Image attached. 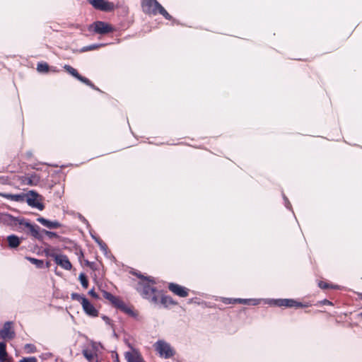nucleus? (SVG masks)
<instances>
[{"instance_id": "f257e3e1", "label": "nucleus", "mask_w": 362, "mask_h": 362, "mask_svg": "<svg viewBox=\"0 0 362 362\" xmlns=\"http://www.w3.org/2000/svg\"><path fill=\"white\" fill-rule=\"evenodd\" d=\"M136 276L141 279L136 286L137 291L144 298L148 300L153 303H158L159 302L160 293L153 286L155 281L150 280L142 274H136Z\"/></svg>"}, {"instance_id": "f03ea898", "label": "nucleus", "mask_w": 362, "mask_h": 362, "mask_svg": "<svg viewBox=\"0 0 362 362\" xmlns=\"http://www.w3.org/2000/svg\"><path fill=\"white\" fill-rule=\"evenodd\" d=\"M141 7L143 11L146 14L155 16L160 13L167 20L173 18L157 0H142Z\"/></svg>"}, {"instance_id": "7ed1b4c3", "label": "nucleus", "mask_w": 362, "mask_h": 362, "mask_svg": "<svg viewBox=\"0 0 362 362\" xmlns=\"http://www.w3.org/2000/svg\"><path fill=\"white\" fill-rule=\"evenodd\" d=\"M153 348L160 358L165 359L173 357L176 354L170 344L164 340H158L153 344Z\"/></svg>"}, {"instance_id": "20e7f679", "label": "nucleus", "mask_w": 362, "mask_h": 362, "mask_svg": "<svg viewBox=\"0 0 362 362\" xmlns=\"http://www.w3.org/2000/svg\"><path fill=\"white\" fill-rule=\"evenodd\" d=\"M272 304L277 307L284 308H308L311 305L309 303H301L292 298H279L272 300Z\"/></svg>"}, {"instance_id": "39448f33", "label": "nucleus", "mask_w": 362, "mask_h": 362, "mask_svg": "<svg viewBox=\"0 0 362 362\" xmlns=\"http://www.w3.org/2000/svg\"><path fill=\"white\" fill-rule=\"evenodd\" d=\"M8 218L11 220V223L17 225L24 226L26 228L28 229L29 233L34 238L40 240L42 238V235L40 233V227L37 225H33L29 222H27L25 219H20L18 218H14L11 216H8Z\"/></svg>"}, {"instance_id": "423d86ee", "label": "nucleus", "mask_w": 362, "mask_h": 362, "mask_svg": "<svg viewBox=\"0 0 362 362\" xmlns=\"http://www.w3.org/2000/svg\"><path fill=\"white\" fill-rule=\"evenodd\" d=\"M47 256L51 257L54 259L55 263L66 270H71L72 264L70 262L68 257L65 255H58L51 251L49 249L45 250Z\"/></svg>"}, {"instance_id": "0eeeda50", "label": "nucleus", "mask_w": 362, "mask_h": 362, "mask_svg": "<svg viewBox=\"0 0 362 362\" xmlns=\"http://www.w3.org/2000/svg\"><path fill=\"white\" fill-rule=\"evenodd\" d=\"M28 204L32 207L36 208L40 211L45 208L44 204L41 202L42 197L34 191H30L25 194V200Z\"/></svg>"}, {"instance_id": "6e6552de", "label": "nucleus", "mask_w": 362, "mask_h": 362, "mask_svg": "<svg viewBox=\"0 0 362 362\" xmlns=\"http://www.w3.org/2000/svg\"><path fill=\"white\" fill-rule=\"evenodd\" d=\"M87 1L97 10L110 12L115 9V4L105 0H87Z\"/></svg>"}, {"instance_id": "1a4fd4ad", "label": "nucleus", "mask_w": 362, "mask_h": 362, "mask_svg": "<svg viewBox=\"0 0 362 362\" xmlns=\"http://www.w3.org/2000/svg\"><path fill=\"white\" fill-rule=\"evenodd\" d=\"M93 31L98 34L105 35L114 31V28L109 23L98 21L91 25Z\"/></svg>"}, {"instance_id": "9d476101", "label": "nucleus", "mask_w": 362, "mask_h": 362, "mask_svg": "<svg viewBox=\"0 0 362 362\" xmlns=\"http://www.w3.org/2000/svg\"><path fill=\"white\" fill-rule=\"evenodd\" d=\"M64 69L66 70V72H68L69 74L77 78L81 82L91 87L92 88H95V85L88 78L79 74L78 71L71 66L66 64L64 66Z\"/></svg>"}, {"instance_id": "9b49d317", "label": "nucleus", "mask_w": 362, "mask_h": 362, "mask_svg": "<svg viewBox=\"0 0 362 362\" xmlns=\"http://www.w3.org/2000/svg\"><path fill=\"white\" fill-rule=\"evenodd\" d=\"M18 180L21 185L36 186L40 182V176L33 173L21 176Z\"/></svg>"}, {"instance_id": "f8f14e48", "label": "nucleus", "mask_w": 362, "mask_h": 362, "mask_svg": "<svg viewBox=\"0 0 362 362\" xmlns=\"http://www.w3.org/2000/svg\"><path fill=\"white\" fill-rule=\"evenodd\" d=\"M168 288L173 294L179 297L185 298L189 296V290L187 288L180 286L177 284L170 283Z\"/></svg>"}, {"instance_id": "ddd939ff", "label": "nucleus", "mask_w": 362, "mask_h": 362, "mask_svg": "<svg viewBox=\"0 0 362 362\" xmlns=\"http://www.w3.org/2000/svg\"><path fill=\"white\" fill-rule=\"evenodd\" d=\"M13 323L6 322L4 323L3 328L0 331V335L3 339H11L15 337V332L13 329Z\"/></svg>"}, {"instance_id": "4468645a", "label": "nucleus", "mask_w": 362, "mask_h": 362, "mask_svg": "<svg viewBox=\"0 0 362 362\" xmlns=\"http://www.w3.org/2000/svg\"><path fill=\"white\" fill-rule=\"evenodd\" d=\"M83 307V309L86 314L90 317H98L99 312L98 310L94 307V305L88 300V299H83V304L81 305Z\"/></svg>"}, {"instance_id": "2eb2a0df", "label": "nucleus", "mask_w": 362, "mask_h": 362, "mask_svg": "<svg viewBox=\"0 0 362 362\" xmlns=\"http://www.w3.org/2000/svg\"><path fill=\"white\" fill-rule=\"evenodd\" d=\"M102 295L105 299L109 300L110 303L117 308L120 306V304L123 301L119 297L115 296L105 290L102 291Z\"/></svg>"}, {"instance_id": "dca6fc26", "label": "nucleus", "mask_w": 362, "mask_h": 362, "mask_svg": "<svg viewBox=\"0 0 362 362\" xmlns=\"http://www.w3.org/2000/svg\"><path fill=\"white\" fill-rule=\"evenodd\" d=\"M37 221L39 223H40L42 225H43L44 226L47 227L48 228H50V229L59 228L61 227V224L57 221H49V220L43 218V217L37 218Z\"/></svg>"}, {"instance_id": "f3484780", "label": "nucleus", "mask_w": 362, "mask_h": 362, "mask_svg": "<svg viewBox=\"0 0 362 362\" xmlns=\"http://www.w3.org/2000/svg\"><path fill=\"white\" fill-rule=\"evenodd\" d=\"M117 309L127 314L131 317H136L138 315V313L134 309L132 306L127 305L124 301L122 302L120 306Z\"/></svg>"}, {"instance_id": "a211bd4d", "label": "nucleus", "mask_w": 362, "mask_h": 362, "mask_svg": "<svg viewBox=\"0 0 362 362\" xmlns=\"http://www.w3.org/2000/svg\"><path fill=\"white\" fill-rule=\"evenodd\" d=\"M8 245L10 248H16L21 244L20 238L16 235H11L7 237Z\"/></svg>"}, {"instance_id": "6ab92c4d", "label": "nucleus", "mask_w": 362, "mask_h": 362, "mask_svg": "<svg viewBox=\"0 0 362 362\" xmlns=\"http://www.w3.org/2000/svg\"><path fill=\"white\" fill-rule=\"evenodd\" d=\"M159 298H160V303L163 305L164 307L167 308L170 305H177V302L170 296L161 295L160 296H159Z\"/></svg>"}, {"instance_id": "aec40b11", "label": "nucleus", "mask_w": 362, "mask_h": 362, "mask_svg": "<svg viewBox=\"0 0 362 362\" xmlns=\"http://www.w3.org/2000/svg\"><path fill=\"white\" fill-rule=\"evenodd\" d=\"M125 358L127 362H144L142 357L137 353L127 352Z\"/></svg>"}, {"instance_id": "412c9836", "label": "nucleus", "mask_w": 362, "mask_h": 362, "mask_svg": "<svg viewBox=\"0 0 362 362\" xmlns=\"http://www.w3.org/2000/svg\"><path fill=\"white\" fill-rule=\"evenodd\" d=\"M4 197L10 199L11 201L15 202H25V194H6L4 195Z\"/></svg>"}, {"instance_id": "4be33fe9", "label": "nucleus", "mask_w": 362, "mask_h": 362, "mask_svg": "<svg viewBox=\"0 0 362 362\" xmlns=\"http://www.w3.org/2000/svg\"><path fill=\"white\" fill-rule=\"evenodd\" d=\"M236 303L256 305L259 303V300L257 299L236 298Z\"/></svg>"}, {"instance_id": "5701e85b", "label": "nucleus", "mask_w": 362, "mask_h": 362, "mask_svg": "<svg viewBox=\"0 0 362 362\" xmlns=\"http://www.w3.org/2000/svg\"><path fill=\"white\" fill-rule=\"evenodd\" d=\"M7 361V352L6 350V344L3 342H0V361L6 362Z\"/></svg>"}, {"instance_id": "b1692460", "label": "nucleus", "mask_w": 362, "mask_h": 362, "mask_svg": "<svg viewBox=\"0 0 362 362\" xmlns=\"http://www.w3.org/2000/svg\"><path fill=\"white\" fill-rule=\"evenodd\" d=\"M37 70L40 73H47L49 70V66L47 62H39L37 64Z\"/></svg>"}, {"instance_id": "393cba45", "label": "nucleus", "mask_w": 362, "mask_h": 362, "mask_svg": "<svg viewBox=\"0 0 362 362\" xmlns=\"http://www.w3.org/2000/svg\"><path fill=\"white\" fill-rule=\"evenodd\" d=\"M103 46V45H102V44H93V45H90L88 46L83 47L81 49L80 52H88V51H92V50L97 49Z\"/></svg>"}, {"instance_id": "a878e982", "label": "nucleus", "mask_w": 362, "mask_h": 362, "mask_svg": "<svg viewBox=\"0 0 362 362\" xmlns=\"http://www.w3.org/2000/svg\"><path fill=\"white\" fill-rule=\"evenodd\" d=\"M27 259L32 264H35L37 268H42L44 266V262L41 259H37L34 257H28Z\"/></svg>"}, {"instance_id": "bb28decb", "label": "nucleus", "mask_w": 362, "mask_h": 362, "mask_svg": "<svg viewBox=\"0 0 362 362\" xmlns=\"http://www.w3.org/2000/svg\"><path fill=\"white\" fill-rule=\"evenodd\" d=\"M79 280L81 281V284L82 286L84 288H87L88 287V280L87 276H86L85 274L81 273L79 274Z\"/></svg>"}, {"instance_id": "cd10ccee", "label": "nucleus", "mask_w": 362, "mask_h": 362, "mask_svg": "<svg viewBox=\"0 0 362 362\" xmlns=\"http://www.w3.org/2000/svg\"><path fill=\"white\" fill-rule=\"evenodd\" d=\"M24 350L28 354H32L37 351V348L34 344H26L24 346Z\"/></svg>"}, {"instance_id": "c85d7f7f", "label": "nucleus", "mask_w": 362, "mask_h": 362, "mask_svg": "<svg viewBox=\"0 0 362 362\" xmlns=\"http://www.w3.org/2000/svg\"><path fill=\"white\" fill-rule=\"evenodd\" d=\"M318 286L322 289L335 288L336 286L329 284V283L323 281H320L318 283Z\"/></svg>"}, {"instance_id": "c756f323", "label": "nucleus", "mask_w": 362, "mask_h": 362, "mask_svg": "<svg viewBox=\"0 0 362 362\" xmlns=\"http://www.w3.org/2000/svg\"><path fill=\"white\" fill-rule=\"evenodd\" d=\"M71 298L72 300H77V301L80 302L81 305L83 304V299H87L84 296H81V295H80V294H78L77 293H71Z\"/></svg>"}, {"instance_id": "7c9ffc66", "label": "nucleus", "mask_w": 362, "mask_h": 362, "mask_svg": "<svg viewBox=\"0 0 362 362\" xmlns=\"http://www.w3.org/2000/svg\"><path fill=\"white\" fill-rule=\"evenodd\" d=\"M221 301L226 304H236V298H223L221 299Z\"/></svg>"}, {"instance_id": "2f4dec72", "label": "nucleus", "mask_w": 362, "mask_h": 362, "mask_svg": "<svg viewBox=\"0 0 362 362\" xmlns=\"http://www.w3.org/2000/svg\"><path fill=\"white\" fill-rule=\"evenodd\" d=\"M42 232L45 233L49 238L58 237V235L54 232L48 231L46 230H43Z\"/></svg>"}, {"instance_id": "473e14b6", "label": "nucleus", "mask_w": 362, "mask_h": 362, "mask_svg": "<svg viewBox=\"0 0 362 362\" xmlns=\"http://www.w3.org/2000/svg\"><path fill=\"white\" fill-rule=\"evenodd\" d=\"M18 362H37V360L35 357H28L22 358Z\"/></svg>"}, {"instance_id": "72a5a7b5", "label": "nucleus", "mask_w": 362, "mask_h": 362, "mask_svg": "<svg viewBox=\"0 0 362 362\" xmlns=\"http://www.w3.org/2000/svg\"><path fill=\"white\" fill-rule=\"evenodd\" d=\"M318 304L323 305H333V303L331 301H329V300H327V299L319 301Z\"/></svg>"}, {"instance_id": "f704fd0d", "label": "nucleus", "mask_w": 362, "mask_h": 362, "mask_svg": "<svg viewBox=\"0 0 362 362\" xmlns=\"http://www.w3.org/2000/svg\"><path fill=\"white\" fill-rule=\"evenodd\" d=\"M84 356L89 361L92 360L93 356L91 353L88 352L87 351L83 353Z\"/></svg>"}, {"instance_id": "c9c22d12", "label": "nucleus", "mask_w": 362, "mask_h": 362, "mask_svg": "<svg viewBox=\"0 0 362 362\" xmlns=\"http://www.w3.org/2000/svg\"><path fill=\"white\" fill-rule=\"evenodd\" d=\"M86 265L88 267H89L90 269H92L93 270H95L96 269V268L95 267V262H88V261H86Z\"/></svg>"}, {"instance_id": "e433bc0d", "label": "nucleus", "mask_w": 362, "mask_h": 362, "mask_svg": "<svg viewBox=\"0 0 362 362\" xmlns=\"http://www.w3.org/2000/svg\"><path fill=\"white\" fill-rule=\"evenodd\" d=\"M89 294H90L92 297H93V298H98V294L94 291V290H93V289H92V290H90V291H89Z\"/></svg>"}, {"instance_id": "4c0bfd02", "label": "nucleus", "mask_w": 362, "mask_h": 362, "mask_svg": "<svg viewBox=\"0 0 362 362\" xmlns=\"http://www.w3.org/2000/svg\"><path fill=\"white\" fill-rule=\"evenodd\" d=\"M49 263L47 262V267H49Z\"/></svg>"}, {"instance_id": "58836bf2", "label": "nucleus", "mask_w": 362, "mask_h": 362, "mask_svg": "<svg viewBox=\"0 0 362 362\" xmlns=\"http://www.w3.org/2000/svg\"><path fill=\"white\" fill-rule=\"evenodd\" d=\"M361 298H362V293L361 294Z\"/></svg>"}]
</instances>
